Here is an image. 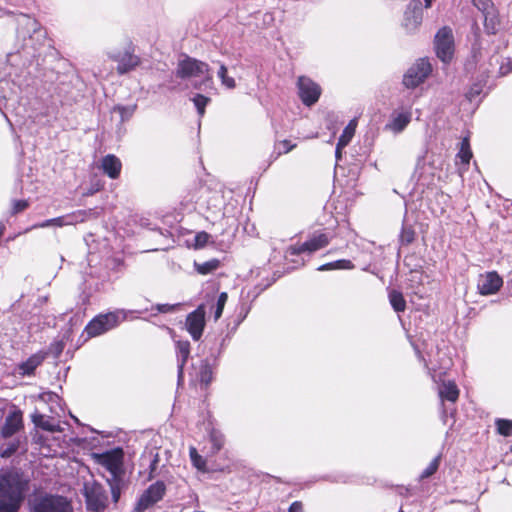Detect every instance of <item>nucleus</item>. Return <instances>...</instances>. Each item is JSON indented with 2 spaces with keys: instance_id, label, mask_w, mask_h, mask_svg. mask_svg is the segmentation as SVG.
<instances>
[{
  "instance_id": "obj_50",
  "label": "nucleus",
  "mask_w": 512,
  "mask_h": 512,
  "mask_svg": "<svg viewBox=\"0 0 512 512\" xmlns=\"http://www.w3.org/2000/svg\"><path fill=\"white\" fill-rule=\"evenodd\" d=\"M288 512H303V504H302V502H300V501L293 502L290 505Z\"/></svg>"
},
{
  "instance_id": "obj_32",
  "label": "nucleus",
  "mask_w": 512,
  "mask_h": 512,
  "mask_svg": "<svg viewBox=\"0 0 512 512\" xmlns=\"http://www.w3.org/2000/svg\"><path fill=\"white\" fill-rule=\"evenodd\" d=\"M457 158H459L464 165L469 164L470 159L472 158V152L470 149L468 138H464L462 140L460 151L457 154Z\"/></svg>"
},
{
  "instance_id": "obj_52",
  "label": "nucleus",
  "mask_w": 512,
  "mask_h": 512,
  "mask_svg": "<svg viewBox=\"0 0 512 512\" xmlns=\"http://www.w3.org/2000/svg\"><path fill=\"white\" fill-rule=\"evenodd\" d=\"M480 94V88H471V90L467 93V97L471 101L474 97Z\"/></svg>"
},
{
  "instance_id": "obj_21",
  "label": "nucleus",
  "mask_w": 512,
  "mask_h": 512,
  "mask_svg": "<svg viewBox=\"0 0 512 512\" xmlns=\"http://www.w3.org/2000/svg\"><path fill=\"white\" fill-rule=\"evenodd\" d=\"M411 121L410 112L394 113L390 121L385 125V129L394 133H400Z\"/></svg>"
},
{
  "instance_id": "obj_26",
  "label": "nucleus",
  "mask_w": 512,
  "mask_h": 512,
  "mask_svg": "<svg viewBox=\"0 0 512 512\" xmlns=\"http://www.w3.org/2000/svg\"><path fill=\"white\" fill-rule=\"evenodd\" d=\"M356 129V122L352 120L343 130L341 136L338 140V151L342 150L344 147L348 145V143L351 141L352 137L354 136Z\"/></svg>"
},
{
  "instance_id": "obj_29",
  "label": "nucleus",
  "mask_w": 512,
  "mask_h": 512,
  "mask_svg": "<svg viewBox=\"0 0 512 512\" xmlns=\"http://www.w3.org/2000/svg\"><path fill=\"white\" fill-rule=\"evenodd\" d=\"M484 17V26L488 33L495 34L497 31V27L499 25L498 15L496 10L492 12H488L483 15Z\"/></svg>"
},
{
  "instance_id": "obj_43",
  "label": "nucleus",
  "mask_w": 512,
  "mask_h": 512,
  "mask_svg": "<svg viewBox=\"0 0 512 512\" xmlns=\"http://www.w3.org/2000/svg\"><path fill=\"white\" fill-rule=\"evenodd\" d=\"M295 147V144H291L288 140H282L276 143L275 150L277 151V154H283L290 152Z\"/></svg>"
},
{
  "instance_id": "obj_28",
  "label": "nucleus",
  "mask_w": 512,
  "mask_h": 512,
  "mask_svg": "<svg viewBox=\"0 0 512 512\" xmlns=\"http://www.w3.org/2000/svg\"><path fill=\"white\" fill-rule=\"evenodd\" d=\"M389 301L396 312H403L406 308V301L401 292L392 290L389 292Z\"/></svg>"
},
{
  "instance_id": "obj_19",
  "label": "nucleus",
  "mask_w": 512,
  "mask_h": 512,
  "mask_svg": "<svg viewBox=\"0 0 512 512\" xmlns=\"http://www.w3.org/2000/svg\"><path fill=\"white\" fill-rule=\"evenodd\" d=\"M32 34L44 35V32L40 28V24L34 18L29 16H23L18 22V35L23 39L32 37Z\"/></svg>"
},
{
  "instance_id": "obj_42",
  "label": "nucleus",
  "mask_w": 512,
  "mask_h": 512,
  "mask_svg": "<svg viewBox=\"0 0 512 512\" xmlns=\"http://www.w3.org/2000/svg\"><path fill=\"white\" fill-rule=\"evenodd\" d=\"M114 111L120 114L121 121H125L133 115L135 106H116Z\"/></svg>"
},
{
  "instance_id": "obj_5",
  "label": "nucleus",
  "mask_w": 512,
  "mask_h": 512,
  "mask_svg": "<svg viewBox=\"0 0 512 512\" xmlns=\"http://www.w3.org/2000/svg\"><path fill=\"white\" fill-rule=\"evenodd\" d=\"M86 509L90 512H103L108 505L105 488L96 481L85 482L83 486Z\"/></svg>"
},
{
  "instance_id": "obj_62",
  "label": "nucleus",
  "mask_w": 512,
  "mask_h": 512,
  "mask_svg": "<svg viewBox=\"0 0 512 512\" xmlns=\"http://www.w3.org/2000/svg\"><path fill=\"white\" fill-rule=\"evenodd\" d=\"M399 512H405V511H403L402 509H400V510H399Z\"/></svg>"
},
{
  "instance_id": "obj_2",
  "label": "nucleus",
  "mask_w": 512,
  "mask_h": 512,
  "mask_svg": "<svg viewBox=\"0 0 512 512\" xmlns=\"http://www.w3.org/2000/svg\"><path fill=\"white\" fill-rule=\"evenodd\" d=\"M30 512H74V507L65 496L46 493L34 498Z\"/></svg>"
},
{
  "instance_id": "obj_13",
  "label": "nucleus",
  "mask_w": 512,
  "mask_h": 512,
  "mask_svg": "<svg viewBox=\"0 0 512 512\" xmlns=\"http://www.w3.org/2000/svg\"><path fill=\"white\" fill-rule=\"evenodd\" d=\"M422 20L423 6L421 1L411 0L404 11L403 28L407 33H414L421 26Z\"/></svg>"
},
{
  "instance_id": "obj_54",
  "label": "nucleus",
  "mask_w": 512,
  "mask_h": 512,
  "mask_svg": "<svg viewBox=\"0 0 512 512\" xmlns=\"http://www.w3.org/2000/svg\"><path fill=\"white\" fill-rule=\"evenodd\" d=\"M432 1H433V0H424V2H425V8H430V7H431V5H432Z\"/></svg>"
},
{
  "instance_id": "obj_36",
  "label": "nucleus",
  "mask_w": 512,
  "mask_h": 512,
  "mask_svg": "<svg viewBox=\"0 0 512 512\" xmlns=\"http://www.w3.org/2000/svg\"><path fill=\"white\" fill-rule=\"evenodd\" d=\"M192 101L198 111L200 116H203L205 113V107L209 103L210 99L202 94H196Z\"/></svg>"
},
{
  "instance_id": "obj_11",
  "label": "nucleus",
  "mask_w": 512,
  "mask_h": 512,
  "mask_svg": "<svg viewBox=\"0 0 512 512\" xmlns=\"http://www.w3.org/2000/svg\"><path fill=\"white\" fill-rule=\"evenodd\" d=\"M109 58L117 62V72L120 75L126 74L141 63L139 56L134 54V47L132 44H128L123 52L109 53Z\"/></svg>"
},
{
  "instance_id": "obj_58",
  "label": "nucleus",
  "mask_w": 512,
  "mask_h": 512,
  "mask_svg": "<svg viewBox=\"0 0 512 512\" xmlns=\"http://www.w3.org/2000/svg\"><path fill=\"white\" fill-rule=\"evenodd\" d=\"M50 447H51V444H47V443L43 444V448H50Z\"/></svg>"
},
{
  "instance_id": "obj_37",
  "label": "nucleus",
  "mask_w": 512,
  "mask_h": 512,
  "mask_svg": "<svg viewBox=\"0 0 512 512\" xmlns=\"http://www.w3.org/2000/svg\"><path fill=\"white\" fill-rule=\"evenodd\" d=\"M415 239V231L412 227L403 225L400 233V241L402 244H410Z\"/></svg>"
},
{
  "instance_id": "obj_20",
  "label": "nucleus",
  "mask_w": 512,
  "mask_h": 512,
  "mask_svg": "<svg viewBox=\"0 0 512 512\" xmlns=\"http://www.w3.org/2000/svg\"><path fill=\"white\" fill-rule=\"evenodd\" d=\"M101 168L110 178L116 179L120 175L122 164L119 158L113 154H109L103 157Z\"/></svg>"
},
{
  "instance_id": "obj_44",
  "label": "nucleus",
  "mask_w": 512,
  "mask_h": 512,
  "mask_svg": "<svg viewBox=\"0 0 512 512\" xmlns=\"http://www.w3.org/2000/svg\"><path fill=\"white\" fill-rule=\"evenodd\" d=\"M222 199L219 195H214L208 202V209L213 213L221 212Z\"/></svg>"
},
{
  "instance_id": "obj_3",
  "label": "nucleus",
  "mask_w": 512,
  "mask_h": 512,
  "mask_svg": "<svg viewBox=\"0 0 512 512\" xmlns=\"http://www.w3.org/2000/svg\"><path fill=\"white\" fill-rule=\"evenodd\" d=\"M333 237V233L327 231L326 229L314 231L312 234H310L304 243L290 246L287 249L286 256H294L306 252L312 254L320 249L325 248L333 239Z\"/></svg>"
},
{
  "instance_id": "obj_41",
  "label": "nucleus",
  "mask_w": 512,
  "mask_h": 512,
  "mask_svg": "<svg viewBox=\"0 0 512 512\" xmlns=\"http://www.w3.org/2000/svg\"><path fill=\"white\" fill-rule=\"evenodd\" d=\"M190 458L193 465L198 469L204 471L206 468V461L198 454V450H190Z\"/></svg>"
},
{
  "instance_id": "obj_38",
  "label": "nucleus",
  "mask_w": 512,
  "mask_h": 512,
  "mask_svg": "<svg viewBox=\"0 0 512 512\" xmlns=\"http://www.w3.org/2000/svg\"><path fill=\"white\" fill-rule=\"evenodd\" d=\"M227 299H228V295L226 292H222L218 296L217 303H216L215 310H214V319L215 320H218L221 317V315L223 313V309L227 302Z\"/></svg>"
},
{
  "instance_id": "obj_59",
  "label": "nucleus",
  "mask_w": 512,
  "mask_h": 512,
  "mask_svg": "<svg viewBox=\"0 0 512 512\" xmlns=\"http://www.w3.org/2000/svg\"><path fill=\"white\" fill-rule=\"evenodd\" d=\"M194 87H195L196 89H200V85H199L198 83H195V84H194Z\"/></svg>"
},
{
  "instance_id": "obj_12",
  "label": "nucleus",
  "mask_w": 512,
  "mask_h": 512,
  "mask_svg": "<svg viewBox=\"0 0 512 512\" xmlns=\"http://www.w3.org/2000/svg\"><path fill=\"white\" fill-rule=\"evenodd\" d=\"M432 68L428 60L419 59L412 65L403 77V84L407 88H415L425 81Z\"/></svg>"
},
{
  "instance_id": "obj_40",
  "label": "nucleus",
  "mask_w": 512,
  "mask_h": 512,
  "mask_svg": "<svg viewBox=\"0 0 512 512\" xmlns=\"http://www.w3.org/2000/svg\"><path fill=\"white\" fill-rule=\"evenodd\" d=\"M64 348H65V343L63 340H54L50 344L48 351L46 353H47V355L51 354L55 358H58L61 355V353L63 352Z\"/></svg>"
},
{
  "instance_id": "obj_57",
  "label": "nucleus",
  "mask_w": 512,
  "mask_h": 512,
  "mask_svg": "<svg viewBox=\"0 0 512 512\" xmlns=\"http://www.w3.org/2000/svg\"><path fill=\"white\" fill-rule=\"evenodd\" d=\"M157 461H158L157 458H155L153 463H152V465H151L152 469H154V465L157 463Z\"/></svg>"
},
{
  "instance_id": "obj_34",
  "label": "nucleus",
  "mask_w": 512,
  "mask_h": 512,
  "mask_svg": "<svg viewBox=\"0 0 512 512\" xmlns=\"http://www.w3.org/2000/svg\"><path fill=\"white\" fill-rule=\"evenodd\" d=\"M496 430L498 434L503 436H511L512 435V420L506 419H497L495 421Z\"/></svg>"
},
{
  "instance_id": "obj_7",
  "label": "nucleus",
  "mask_w": 512,
  "mask_h": 512,
  "mask_svg": "<svg viewBox=\"0 0 512 512\" xmlns=\"http://www.w3.org/2000/svg\"><path fill=\"white\" fill-rule=\"evenodd\" d=\"M93 215H95V211L93 209L78 210L60 217L48 219L43 222L34 224L30 228H27L26 232L33 229L47 228L51 226L63 227L68 225H75L84 222L86 219Z\"/></svg>"
},
{
  "instance_id": "obj_16",
  "label": "nucleus",
  "mask_w": 512,
  "mask_h": 512,
  "mask_svg": "<svg viewBox=\"0 0 512 512\" xmlns=\"http://www.w3.org/2000/svg\"><path fill=\"white\" fill-rule=\"evenodd\" d=\"M503 286V279L497 272L480 274L477 280V290L483 296L496 294Z\"/></svg>"
},
{
  "instance_id": "obj_10",
  "label": "nucleus",
  "mask_w": 512,
  "mask_h": 512,
  "mask_svg": "<svg viewBox=\"0 0 512 512\" xmlns=\"http://www.w3.org/2000/svg\"><path fill=\"white\" fill-rule=\"evenodd\" d=\"M435 50L437 57L444 63H448L454 53V37L448 27L441 28L435 35Z\"/></svg>"
},
{
  "instance_id": "obj_18",
  "label": "nucleus",
  "mask_w": 512,
  "mask_h": 512,
  "mask_svg": "<svg viewBox=\"0 0 512 512\" xmlns=\"http://www.w3.org/2000/svg\"><path fill=\"white\" fill-rule=\"evenodd\" d=\"M22 425L23 421L21 411L13 410L6 416L1 429V434L5 438L11 437L22 428Z\"/></svg>"
},
{
  "instance_id": "obj_56",
  "label": "nucleus",
  "mask_w": 512,
  "mask_h": 512,
  "mask_svg": "<svg viewBox=\"0 0 512 512\" xmlns=\"http://www.w3.org/2000/svg\"><path fill=\"white\" fill-rule=\"evenodd\" d=\"M341 150L338 151V145L336 146V157L340 158Z\"/></svg>"
},
{
  "instance_id": "obj_27",
  "label": "nucleus",
  "mask_w": 512,
  "mask_h": 512,
  "mask_svg": "<svg viewBox=\"0 0 512 512\" xmlns=\"http://www.w3.org/2000/svg\"><path fill=\"white\" fill-rule=\"evenodd\" d=\"M197 377L201 384H204L205 386L209 385L212 381L213 377V371L212 367L207 361H202L199 370L197 372Z\"/></svg>"
},
{
  "instance_id": "obj_51",
  "label": "nucleus",
  "mask_w": 512,
  "mask_h": 512,
  "mask_svg": "<svg viewBox=\"0 0 512 512\" xmlns=\"http://www.w3.org/2000/svg\"><path fill=\"white\" fill-rule=\"evenodd\" d=\"M94 441H96V443L91 444V448H97L98 446L104 447V446L115 445L114 442H110L109 440L107 442H101L98 438H94Z\"/></svg>"
},
{
  "instance_id": "obj_25",
  "label": "nucleus",
  "mask_w": 512,
  "mask_h": 512,
  "mask_svg": "<svg viewBox=\"0 0 512 512\" xmlns=\"http://www.w3.org/2000/svg\"><path fill=\"white\" fill-rule=\"evenodd\" d=\"M354 268V264L348 259H340L333 262L323 264L317 268L318 271H330V270H351Z\"/></svg>"
},
{
  "instance_id": "obj_15",
  "label": "nucleus",
  "mask_w": 512,
  "mask_h": 512,
  "mask_svg": "<svg viewBox=\"0 0 512 512\" xmlns=\"http://www.w3.org/2000/svg\"><path fill=\"white\" fill-rule=\"evenodd\" d=\"M205 307L199 305L194 311L189 313L186 317L185 326L192 339L198 341L205 327Z\"/></svg>"
},
{
  "instance_id": "obj_55",
  "label": "nucleus",
  "mask_w": 512,
  "mask_h": 512,
  "mask_svg": "<svg viewBox=\"0 0 512 512\" xmlns=\"http://www.w3.org/2000/svg\"><path fill=\"white\" fill-rule=\"evenodd\" d=\"M4 230H5V226L2 222H0V237L3 235Z\"/></svg>"
},
{
  "instance_id": "obj_61",
  "label": "nucleus",
  "mask_w": 512,
  "mask_h": 512,
  "mask_svg": "<svg viewBox=\"0 0 512 512\" xmlns=\"http://www.w3.org/2000/svg\"><path fill=\"white\" fill-rule=\"evenodd\" d=\"M92 193H93V191H92V190H89V192H88V193H86V195H90V194H92Z\"/></svg>"
},
{
  "instance_id": "obj_49",
  "label": "nucleus",
  "mask_w": 512,
  "mask_h": 512,
  "mask_svg": "<svg viewBox=\"0 0 512 512\" xmlns=\"http://www.w3.org/2000/svg\"><path fill=\"white\" fill-rule=\"evenodd\" d=\"M211 437L214 442L213 448H221L224 445V442L221 439V435H218L216 432H212Z\"/></svg>"
},
{
  "instance_id": "obj_9",
  "label": "nucleus",
  "mask_w": 512,
  "mask_h": 512,
  "mask_svg": "<svg viewBox=\"0 0 512 512\" xmlns=\"http://www.w3.org/2000/svg\"><path fill=\"white\" fill-rule=\"evenodd\" d=\"M98 464L110 472L111 478H123L124 450H106L101 454H94Z\"/></svg>"
},
{
  "instance_id": "obj_4",
  "label": "nucleus",
  "mask_w": 512,
  "mask_h": 512,
  "mask_svg": "<svg viewBox=\"0 0 512 512\" xmlns=\"http://www.w3.org/2000/svg\"><path fill=\"white\" fill-rule=\"evenodd\" d=\"M125 319L126 312L124 310L101 314L87 324L85 331L89 337H96L115 328Z\"/></svg>"
},
{
  "instance_id": "obj_6",
  "label": "nucleus",
  "mask_w": 512,
  "mask_h": 512,
  "mask_svg": "<svg viewBox=\"0 0 512 512\" xmlns=\"http://www.w3.org/2000/svg\"><path fill=\"white\" fill-rule=\"evenodd\" d=\"M176 75L182 79L203 77V82L212 80L208 64L188 56L178 62Z\"/></svg>"
},
{
  "instance_id": "obj_24",
  "label": "nucleus",
  "mask_w": 512,
  "mask_h": 512,
  "mask_svg": "<svg viewBox=\"0 0 512 512\" xmlns=\"http://www.w3.org/2000/svg\"><path fill=\"white\" fill-rule=\"evenodd\" d=\"M439 396L442 401L447 400L450 402H456L459 397V389L455 382H443L439 387Z\"/></svg>"
},
{
  "instance_id": "obj_48",
  "label": "nucleus",
  "mask_w": 512,
  "mask_h": 512,
  "mask_svg": "<svg viewBox=\"0 0 512 512\" xmlns=\"http://www.w3.org/2000/svg\"><path fill=\"white\" fill-rule=\"evenodd\" d=\"M512 72V61L508 60L507 63H502L499 68V74L505 76Z\"/></svg>"
},
{
  "instance_id": "obj_14",
  "label": "nucleus",
  "mask_w": 512,
  "mask_h": 512,
  "mask_svg": "<svg viewBox=\"0 0 512 512\" xmlns=\"http://www.w3.org/2000/svg\"><path fill=\"white\" fill-rule=\"evenodd\" d=\"M297 88L298 95L306 106L315 104L321 95L320 86L307 76H300L298 78Z\"/></svg>"
},
{
  "instance_id": "obj_45",
  "label": "nucleus",
  "mask_w": 512,
  "mask_h": 512,
  "mask_svg": "<svg viewBox=\"0 0 512 512\" xmlns=\"http://www.w3.org/2000/svg\"><path fill=\"white\" fill-rule=\"evenodd\" d=\"M210 239V235L206 232H199L195 236V244L194 247L199 249L204 247Z\"/></svg>"
},
{
  "instance_id": "obj_47",
  "label": "nucleus",
  "mask_w": 512,
  "mask_h": 512,
  "mask_svg": "<svg viewBox=\"0 0 512 512\" xmlns=\"http://www.w3.org/2000/svg\"><path fill=\"white\" fill-rule=\"evenodd\" d=\"M180 306V304H174V305H170V304H158L156 306V309L158 312L160 313H168V312H172L174 311L176 308H178Z\"/></svg>"
},
{
  "instance_id": "obj_31",
  "label": "nucleus",
  "mask_w": 512,
  "mask_h": 512,
  "mask_svg": "<svg viewBox=\"0 0 512 512\" xmlns=\"http://www.w3.org/2000/svg\"><path fill=\"white\" fill-rule=\"evenodd\" d=\"M441 458H442V454L440 453L422 471V473L419 476V479L424 480V479H427V478L433 476L437 472V470L440 466Z\"/></svg>"
},
{
  "instance_id": "obj_17",
  "label": "nucleus",
  "mask_w": 512,
  "mask_h": 512,
  "mask_svg": "<svg viewBox=\"0 0 512 512\" xmlns=\"http://www.w3.org/2000/svg\"><path fill=\"white\" fill-rule=\"evenodd\" d=\"M47 357L45 351H39L32 354L28 359L22 361L14 367L13 374L20 377L32 376L35 370L44 362Z\"/></svg>"
},
{
  "instance_id": "obj_60",
  "label": "nucleus",
  "mask_w": 512,
  "mask_h": 512,
  "mask_svg": "<svg viewBox=\"0 0 512 512\" xmlns=\"http://www.w3.org/2000/svg\"><path fill=\"white\" fill-rule=\"evenodd\" d=\"M443 419H444V422L446 423V422H447V419H446V412H444Z\"/></svg>"
},
{
  "instance_id": "obj_8",
  "label": "nucleus",
  "mask_w": 512,
  "mask_h": 512,
  "mask_svg": "<svg viewBox=\"0 0 512 512\" xmlns=\"http://www.w3.org/2000/svg\"><path fill=\"white\" fill-rule=\"evenodd\" d=\"M166 490V484L161 480L149 485L138 498L134 506V511L145 512L149 508L153 507L163 499L166 494Z\"/></svg>"
},
{
  "instance_id": "obj_23",
  "label": "nucleus",
  "mask_w": 512,
  "mask_h": 512,
  "mask_svg": "<svg viewBox=\"0 0 512 512\" xmlns=\"http://www.w3.org/2000/svg\"><path fill=\"white\" fill-rule=\"evenodd\" d=\"M177 363H178V378L179 380L183 375V367L190 355V343L188 341H176Z\"/></svg>"
},
{
  "instance_id": "obj_53",
  "label": "nucleus",
  "mask_w": 512,
  "mask_h": 512,
  "mask_svg": "<svg viewBox=\"0 0 512 512\" xmlns=\"http://www.w3.org/2000/svg\"><path fill=\"white\" fill-rule=\"evenodd\" d=\"M16 450H1L0 456L2 458H9L13 455Z\"/></svg>"
},
{
  "instance_id": "obj_30",
  "label": "nucleus",
  "mask_w": 512,
  "mask_h": 512,
  "mask_svg": "<svg viewBox=\"0 0 512 512\" xmlns=\"http://www.w3.org/2000/svg\"><path fill=\"white\" fill-rule=\"evenodd\" d=\"M220 265V261L217 259H211L204 263H195V269L199 274L206 275L215 271Z\"/></svg>"
},
{
  "instance_id": "obj_22",
  "label": "nucleus",
  "mask_w": 512,
  "mask_h": 512,
  "mask_svg": "<svg viewBox=\"0 0 512 512\" xmlns=\"http://www.w3.org/2000/svg\"><path fill=\"white\" fill-rule=\"evenodd\" d=\"M32 421L36 427L43 429L48 433L61 432L60 425L53 418L46 417L42 414L32 415Z\"/></svg>"
},
{
  "instance_id": "obj_1",
  "label": "nucleus",
  "mask_w": 512,
  "mask_h": 512,
  "mask_svg": "<svg viewBox=\"0 0 512 512\" xmlns=\"http://www.w3.org/2000/svg\"><path fill=\"white\" fill-rule=\"evenodd\" d=\"M29 489V479L19 469L0 474V512H19Z\"/></svg>"
},
{
  "instance_id": "obj_46",
  "label": "nucleus",
  "mask_w": 512,
  "mask_h": 512,
  "mask_svg": "<svg viewBox=\"0 0 512 512\" xmlns=\"http://www.w3.org/2000/svg\"><path fill=\"white\" fill-rule=\"evenodd\" d=\"M28 206H29V203L26 200H15V201H13L12 213L17 214V213L25 210Z\"/></svg>"
},
{
  "instance_id": "obj_33",
  "label": "nucleus",
  "mask_w": 512,
  "mask_h": 512,
  "mask_svg": "<svg viewBox=\"0 0 512 512\" xmlns=\"http://www.w3.org/2000/svg\"><path fill=\"white\" fill-rule=\"evenodd\" d=\"M217 74L221 80L222 85L225 86L227 89H234L236 87L235 79L227 75V67L224 64L220 65Z\"/></svg>"
},
{
  "instance_id": "obj_35",
  "label": "nucleus",
  "mask_w": 512,
  "mask_h": 512,
  "mask_svg": "<svg viewBox=\"0 0 512 512\" xmlns=\"http://www.w3.org/2000/svg\"><path fill=\"white\" fill-rule=\"evenodd\" d=\"M123 478H111L108 479V483L111 489V494L114 502H118L121 494V485Z\"/></svg>"
},
{
  "instance_id": "obj_39",
  "label": "nucleus",
  "mask_w": 512,
  "mask_h": 512,
  "mask_svg": "<svg viewBox=\"0 0 512 512\" xmlns=\"http://www.w3.org/2000/svg\"><path fill=\"white\" fill-rule=\"evenodd\" d=\"M473 4L483 15L496 10L491 0H473Z\"/></svg>"
}]
</instances>
